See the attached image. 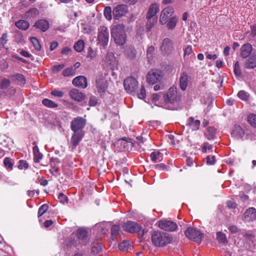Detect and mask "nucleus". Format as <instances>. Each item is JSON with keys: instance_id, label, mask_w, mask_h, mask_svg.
Instances as JSON below:
<instances>
[{"instance_id": "nucleus-22", "label": "nucleus", "mask_w": 256, "mask_h": 256, "mask_svg": "<svg viewBox=\"0 0 256 256\" xmlns=\"http://www.w3.org/2000/svg\"><path fill=\"white\" fill-rule=\"evenodd\" d=\"M200 123L199 120H194L193 117H190L188 119L186 125L192 130H196L200 128Z\"/></svg>"}, {"instance_id": "nucleus-40", "label": "nucleus", "mask_w": 256, "mask_h": 256, "mask_svg": "<svg viewBox=\"0 0 256 256\" xmlns=\"http://www.w3.org/2000/svg\"><path fill=\"white\" fill-rule=\"evenodd\" d=\"M120 227L118 225H113L111 228V236L112 239L114 240L118 234Z\"/></svg>"}, {"instance_id": "nucleus-48", "label": "nucleus", "mask_w": 256, "mask_h": 256, "mask_svg": "<svg viewBox=\"0 0 256 256\" xmlns=\"http://www.w3.org/2000/svg\"><path fill=\"white\" fill-rule=\"evenodd\" d=\"M4 165L8 168L12 170L13 166V163L11 158H6L4 160Z\"/></svg>"}, {"instance_id": "nucleus-8", "label": "nucleus", "mask_w": 256, "mask_h": 256, "mask_svg": "<svg viewBox=\"0 0 256 256\" xmlns=\"http://www.w3.org/2000/svg\"><path fill=\"white\" fill-rule=\"evenodd\" d=\"M98 40L101 46H105L108 44L109 39V32L106 27L100 26L98 30Z\"/></svg>"}, {"instance_id": "nucleus-58", "label": "nucleus", "mask_w": 256, "mask_h": 256, "mask_svg": "<svg viewBox=\"0 0 256 256\" xmlns=\"http://www.w3.org/2000/svg\"><path fill=\"white\" fill-rule=\"evenodd\" d=\"M192 52V49L191 46H187L184 50V56H189Z\"/></svg>"}, {"instance_id": "nucleus-10", "label": "nucleus", "mask_w": 256, "mask_h": 256, "mask_svg": "<svg viewBox=\"0 0 256 256\" xmlns=\"http://www.w3.org/2000/svg\"><path fill=\"white\" fill-rule=\"evenodd\" d=\"M122 228L128 232L135 233L140 232L142 228L136 222L129 221L123 224Z\"/></svg>"}, {"instance_id": "nucleus-43", "label": "nucleus", "mask_w": 256, "mask_h": 256, "mask_svg": "<svg viewBox=\"0 0 256 256\" xmlns=\"http://www.w3.org/2000/svg\"><path fill=\"white\" fill-rule=\"evenodd\" d=\"M30 41L32 44L34 48L39 51L41 49V45L40 44L39 40L35 37H32L30 38Z\"/></svg>"}, {"instance_id": "nucleus-63", "label": "nucleus", "mask_w": 256, "mask_h": 256, "mask_svg": "<svg viewBox=\"0 0 256 256\" xmlns=\"http://www.w3.org/2000/svg\"><path fill=\"white\" fill-rule=\"evenodd\" d=\"M114 58V54L112 52H108L106 56V60L109 62L112 60Z\"/></svg>"}, {"instance_id": "nucleus-21", "label": "nucleus", "mask_w": 256, "mask_h": 256, "mask_svg": "<svg viewBox=\"0 0 256 256\" xmlns=\"http://www.w3.org/2000/svg\"><path fill=\"white\" fill-rule=\"evenodd\" d=\"M84 135V132L82 130H80L78 132H74L71 138V142L73 148H75L76 147L81 141Z\"/></svg>"}, {"instance_id": "nucleus-41", "label": "nucleus", "mask_w": 256, "mask_h": 256, "mask_svg": "<svg viewBox=\"0 0 256 256\" xmlns=\"http://www.w3.org/2000/svg\"><path fill=\"white\" fill-rule=\"evenodd\" d=\"M146 19L148 20L146 24V30L148 31H150L157 22V18H149Z\"/></svg>"}, {"instance_id": "nucleus-6", "label": "nucleus", "mask_w": 256, "mask_h": 256, "mask_svg": "<svg viewBox=\"0 0 256 256\" xmlns=\"http://www.w3.org/2000/svg\"><path fill=\"white\" fill-rule=\"evenodd\" d=\"M185 234L188 239L196 242H200L203 236L199 230L193 228H188L185 232Z\"/></svg>"}, {"instance_id": "nucleus-57", "label": "nucleus", "mask_w": 256, "mask_h": 256, "mask_svg": "<svg viewBox=\"0 0 256 256\" xmlns=\"http://www.w3.org/2000/svg\"><path fill=\"white\" fill-rule=\"evenodd\" d=\"M212 148V146L211 144H210L208 142H206L202 147V152L205 153L207 150H211Z\"/></svg>"}, {"instance_id": "nucleus-50", "label": "nucleus", "mask_w": 256, "mask_h": 256, "mask_svg": "<svg viewBox=\"0 0 256 256\" xmlns=\"http://www.w3.org/2000/svg\"><path fill=\"white\" fill-rule=\"evenodd\" d=\"M234 72L236 76H240L242 74L238 62H236L234 64Z\"/></svg>"}, {"instance_id": "nucleus-2", "label": "nucleus", "mask_w": 256, "mask_h": 256, "mask_svg": "<svg viewBox=\"0 0 256 256\" xmlns=\"http://www.w3.org/2000/svg\"><path fill=\"white\" fill-rule=\"evenodd\" d=\"M111 36L117 45L124 44L126 40L125 28L123 24H116L111 29Z\"/></svg>"}, {"instance_id": "nucleus-30", "label": "nucleus", "mask_w": 256, "mask_h": 256, "mask_svg": "<svg viewBox=\"0 0 256 256\" xmlns=\"http://www.w3.org/2000/svg\"><path fill=\"white\" fill-rule=\"evenodd\" d=\"M34 154V161L35 163H39L42 158V154L39 151L37 146H34L32 148Z\"/></svg>"}, {"instance_id": "nucleus-23", "label": "nucleus", "mask_w": 256, "mask_h": 256, "mask_svg": "<svg viewBox=\"0 0 256 256\" xmlns=\"http://www.w3.org/2000/svg\"><path fill=\"white\" fill-rule=\"evenodd\" d=\"M252 50V46L250 44H243L240 48V56L244 58H248Z\"/></svg>"}, {"instance_id": "nucleus-49", "label": "nucleus", "mask_w": 256, "mask_h": 256, "mask_svg": "<svg viewBox=\"0 0 256 256\" xmlns=\"http://www.w3.org/2000/svg\"><path fill=\"white\" fill-rule=\"evenodd\" d=\"M154 168L158 170H168V166L164 164H159L154 166Z\"/></svg>"}, {"instance_id": "nucleus-35", "label": "nucleus", "mask_w": 256, "mask_h": 256, "mask_svg": "<svg viewBox=\"0 0 256 256\" xmlns=\"http://www.w3.org/2000/svg\"><path fill=\"white\" fill-rule=\"evenodd\" d=\"M42 104L50 108H55L58 106L57 104L48 98L44 99L42 101Z\"/></svg>"}, {"instance_id": "nucleus-18", "label": "nucleus", "mask_w": 256, "mask_h": 256, "mask_svg": "<svg viewBox=\"0 0 256 256\" xmlns=\"http://www.w3.org/2000/svg\"><path fill=\"white\" fill-rule=\"evenodd\" d=\"M124 54L126 58L133 60L136 58V51L134 46H126L124 48Z\"/></svg>"}, {"instance_id": "nucleus-12", "label": "nucleus", "mask_w": 256, "mask_h": 256, "mask_svg": "<svg viewBox=\"0 0 256 256\" xmlns=\"http://www.w3.org/2000/svg\"><path fill=\"white\" fill-rule=\"evenodd\" d=\"M174 12V8L171 7H167L162 11L160 18V22L162 24H164L168 22Z\"/></svg>"}, {"instance_id": "nucleus-31", "label": "nucleus", "mask_w": 256, "mask_h": 256, "mask_svg": "<svg viewBox=\"0 0 256 256\" xmlns=\"http://www.w3.org/2000/svg\"><path fill=\"white\" fill-rule=\"evenodd\" d=\"M15 25L19 29L24 30H26L30 26L28 22L25 20H19L16 22Z\"/></svg>"}, {"instance_id": "nucleus-9", "label": "nucleus", "mask_w": 256, "mask_h": 256, "mask_svg": "<svg viewBox=\"0 0 256 256\" xmlns=\"http://www.w3.org/2000/svg\"><path fill=\"white\" fill-rule=\"evenodd\" d=\"M158 226L160 229L170 232L174 231L178 228V225L175 222L166 220H160Z\"/></svg>"}, {"instance_id": "nucleus-55", "label": "nucleus", "mask_w": 256, "mask_h": 256, "mask_svg": "<svg viewBox=\"0 0 256 256\" xmlns=\"http://www.w3.org/2000/svg\"><path fill=\"white\" fill-rule=\"evenodd\" d=\"M138 98L140 99H144L146 98V90L143 86H142L140 92L138 94Z\"/></svg>"}, {"instance_id": "nucleus-36", "label": "nucleus", "mask_w": 256, "mask_h": 256, "mask_svg": "<svg viewBox=\"0 0 256 256\" xmlns=\"http://www.w3.org/2000/svg\"><path fill=\"white\" fill-rule=\"evenodd\" d=\"M84 42L79 40L74 44V48L77 52H81L84 50Z\"/></svg>"}, {"instance_id": "nucleus-51", "label": "nucleus", "mask_w": 256, "mask_h": 256, "mask_svg": "<svg viewBox=\"0 0 256 256\" xmlns=\"http://www.w3.org/2000/svg\"><path fill=\"white\" fill-rule=\"evenodd\" d=\"M96 56V52L94 51L92 48L90 47L88 49V54L86 56L87 58L92 60Z\"/></svg>"}, {"instance_id": "nucleus-33", "label": "nucleus", "mask_w": 256, "mask_h": 256, "mask_svg": "<svg viewBox=\"0 0 256 256\" xmlns=\"http://www.w3.org/2000/svg\"><path fill=\"white\" fill-rule=\"evenodd\" d=\"M131 244L129 240H124L122 242H120L118 246V248L120 250L128 252V250L130 248Z\"/></svg>"}, {"instance_id": "nucleus-11", "label": "nucleus", "mask_w": 256, "mask_h": 256, "mask_svg": "<svg viewBox=\"0 0 256 256\" xmlns=\"http://www.w3.org/2000/svg\"><path fill=\"white\" fill-rule=\"evenodd\" d=\"M78 242L82 246H86L89 242L88 232L82 228H79L76 233Z\"/></svg>"}, {"instance_id": "nucleus-42", "label": "nucleus", "mask_w": 256, "mask_h": 256, "mask_svg": "<svg viewBox=\"0 0 256 256\" xmlns=\"http://www.w3.org/2000/svg\"><path fill=\"white\" fill-rule=\"evenodd\" d=\"M62 75L64 76H74V69L73 67L66 68L63 70Z\"/></svg>"}, {"instance_id": "nucleus-1", "label": "nucleus", "mask_w": 256, "mask_h": 256, "mask_svg": "<svg viewBox=\"0 0 256 256\" xmlns=\"http://www.w3.org/2000/svg\"><path fill=\"white\" fill-rule=\"evenodd\" d=\"M151 240L154 246L163 247L171 242L172 238L168 233L156 231L152 234Z\"/></svg>"}, {"instance_id": "nucleus-15", "label": "nucleus", "mask_w": 256, "mask_h": 256, "mask_svg": "<svg viewBox=\"0 0 256 256\" xmlns=\"http://www.w3.org/2000/svg\"><path fill=\"white\" fill-rule=\"evenodd\" d=\"M127 11L126 6L125 5H119L114 8L112 14L114 18L118 20L120 18L124 16Z\"/></svg>"}, {"instance_id": "nucleus-24", "label": "nucleus", "mask_w": 256, "mask_h": 256, "mask_svg": "<svg viewBox=\"0 0 256 256\" xmlns=\"http://www.w3.org/2000/svg\"><path fill=\"white\" fill-rule=\"evenodd\" d=\"M159 6L156 4H152L150 6L146 18H157L156 15L159 12Z\"/></svg>"}, {"instance_id": "nucleus-39", "label": "nucleus", "mask_w": 256, "mask_h": 256, "mask_svg": "<svg viewBox=\"0 0 256 256\" xmlns=\"http://www.w3.org/2000/svg\"><path fill=\"white\" fill-rule=\"evenodd\" d=\"M216 240L220 243L226 244L227 242L226 234L221 232L216 233Z\"/></svg>"}, {"instance_id": "nucleus-62", "label": "nucleus", "mask_w": 256, "mask_h": 256, "mask_svg": "<svg viewBox=\"0 0 256 256\" xmlns=\"http://www.w3.org/2000/svg\"><path fill=\"white\" fill-rule=\"evenodd\" d=\"M97 103L96 99L94 96H91L89 100V105L90 106H94Z\"/></svg>"}, {"instance_id": "nucleus-38", "label": "nucleus", "mask_w": 256, "mask_h": 256, "mask_svg": "<svg viewBox=\"0 0 256 256\" xmlns=\"http://www.w3.org/2000/svg\"><path fill=\"white\" fill-rule=\"evenodd\" d=\"M216 130L212 127H208L207 129V132L205 134L207 138L209 140L214 138L215 136Z\"/></svg>"}, {"instance_id": "nucleus-26", "label": "nucleus", "mask_w": 256, "mask_h": 256, "mask_svg": "<svg viewBox=\"0 0 256 256\" xmlns=\"http://www.w3.org/2000/svg\"><path fill=\"white\" fill-rule=\"evenodd\" d=\"M60 163V161L59 158H50V164L51 166V168L50 170V173L53 176H56V173H58L59 172V168L55 166V164L54 163Z\"/></svg>"}, {"instance_id": "nucleus-47", "label": "nucleus", "mask_w": 256, "mask_h": 256, "mask_svg": "<svg viewBox=\"0 0 256 256\" xmlns=\"http://www.w3.org/2000/svg\"><path fill=\"white\" fill-rule=\"evenodd\" d=\"M104 15L106 18L110 20L112 19V10L110 6H106L104 9Z\"/></svg>"}, {"instance_id": "nucleus-53", "label": "nucleus", "mask_w": 256, "mask_h": 256, "mask_svg": "<svg viewBox=\"0 0 256 256\" xmlns=\"http://www.w3.org/2000/svg\"><path fill=\"white\" fill-rule=\"evenodd\" d=\"M206 164L209 165H212L216 162L215 156H208L206 158Z\"/></svg>"}, {"instance_id": "nucleus-4", "label": "nucleus", "mask_w": 256, "mask_h": 256, "mask_svg": "<svg viewBox=\"0 0 256 256\" xmlns=\"http://www.w3.org/2000/svg\"><path fill=\"white\" fill-rule=\"evenodd\" d=\"M163 98L166 104H174L180 100V96L178 94L176 88L171 87Z\"/></svg>"}, {"instance_id": "nucleus-25", "label": "nucleus", "mask_w": 256, "mask_h": 256, "mask_svg": "<svg viewBox=\"0 0 256 256\" xmlns=\"http://www.w3.org/2000/svg\"><path fill=\"white\" fill-rule=\"evenodd\" d=\"M244 66L246 68H254L256 67V51L246 60Z\"/></svg>"}, {"instance_id": "nucleus-7", "label": "nucleus", "mask_w": 256, "mask_h": 256, "mask_svg": "<svg viewBox=\"0 0 256 256\" xmlns=\"http://www.w3.org/2000/svg\"><path fill=\"white\" fill-rule=\"evenodd\" d=\"M124 85L125 90L128 92L132 93L137 90L138 82L135 78L128 77L124 80Z\"/></svg>"}, {"instance_id": "nucleus-61", "label": "nucleus", "mask_w": 256, "mask_h": 256, "mask_svg": "<svg viewBox=\"0 0 256 256\" xmlns=\"http://www.w3.org/2000/svg\"><path fill=\"white\" fill-rule=\"evenodd\" d=\"M19 52L21 55L26 58H30L32 56V54H30L28 51H26L23 50H20Z\"/></svg>"}, {"instance_id": "nucleus-56", "label": "nucleus", "mask_w": 256, "mask_h": 256, "mask_svg": "<svg viewBox=\"0 0 256 256\" xmlns=\"http://www.w3.org/2000/svg\"><path fill=\"white\" fill-rule=\"evenodd\" d=\"M28 164L26 160H20L19 161V165L18 168L20 170L22 168H28Z\"/></svg>"}, {"instance_id": "nucleus-44", "label": "nucleus", "mask_w": 256, "mask_h": 256, "mask_svg": "<svg viewBox=\"0 0 256 256\" xmlns=\"http://www.w3.org/2000/svg\"><path fill=\"white\" fill-rule=\"evenodd\" d=\"M248 122L252 126L256 128V114H250L248 116Z\"/></svg>"}, {"instance_id": "nucleus-64", "label": "nucleus", "mask_w": 256, "mask_h": 256, "mask_svg": "<svg viewBox=\"0 0 256 256\" xmlns=\"http://www.w3.org/2000/svg\"><path fill=\"white\" fill-rule=\"evenodd\" d=\"M8 68V64L6 62H4L0 65V70L2 71H4Z\"/></svg>"}, {"instance_id": "nucleus-45", "label": "nucleus", "mask_w": 256, "mask_h": 256, "mask_svg": "<svg viewBox=\"0 0 256 256\" xmlns=\"http://www.w3.org/2000/svg\"><path fill=\"white\" fill-rule=\"evenodd\" d=\"M238 97L242 100H248L249 98V94L244 90H240L238 94Z\"/></svg>"}, {"instance_id": "nucleus-14", "label": "nucleus", "mask_w": 256, "mask_h": 256, "mask_svg": "<svg viewBox=\"0 0 256 256\" xmlns=\"http://www.w3.org/2000/svg\"><path fill=\"white\" fill-rule=\"evenodd\" d=\"M160 49L164 54H168L170 53L174 50V46L172 40L168 38H164Z\"/></svg>"}, {"instance_id": "nucleus-32", "label": "nucleus", "mask_w": 256, "mask_h": 256, "mask_svg": "<svg viewBox=\"0 0 256 256\" xmlns=\"http://www.w3.org/2000/svg\"><path fill=\"white\" fill-rule=\"evenodd\" d=\"M12 80L18 81V83L20 85H24L26 83V79L24 76L22 74H17L14 75L10 76Z\"/></svg>"}, {"instance_id": "nucleus-16", "label": "nucleus", "mask_w": 256, "mask_h": 256, "mask_svg": "<svg viewBox=\"0 0 256 256\" xmlns=\"http://www.w3.org/2000/svg\"><path fill=\"white\" fill-rule=\"evenodd\" d=\"M243 219L245 222H250L256 220V209L250 208L244 214Z\"/></svg>"}, {"instance_id": "nucleus-59", "label": "nucleus", "mask_w": 256, "mask_h": 256, "mask_svg": "<svg viewBox=\"0 0 256 256\" xmlns=\"http://www.w3.org/2000/svg\"><path fill=\"white\" fill-rule=\"evenodd\" d=\"M7 34L6 33H4L2 36L0 38V44L2 45H4L6 44L8 41L7 40Z\"/></svg>"}, {"instance_id": "nucleus-13", "label": "nucleus", "mask_w": 256, "mask_h": 256, "mask_svg": "<svg viewBox=\"0 0 256 256\" xmlns=\"http://www.w3.org/2000/svg\"><path fill=\"white\" fill-rule=\"evenodd\" d=\"M10 83L11 82L9 79L0 76V89L8 88L7 92L8 94L12 95L16 92V89L12 86L9 88Z\"/></svg>"}, {"instance_id": "nucleus-29", "label": "nucleus", "mask_w": 256, "mask_h": 256, "mask_svg": "<svg viewBox=\"0 0 256 256\" xmlns=\"http://www.w3.org/2000/svg\"><path fill=\"white\" fill-rule=\"evenodd\" d=\"M150 157L152 162L154 163L160 162L163 159V155L159 151L152 152Z\"/></svg>"}, {"instance_id": "nucleus-3", "label": "nucleus", "mask_w": 256, "mask_h": 256, "mask_svg": "<svg viewBox=\"0 0 256 256\" xmlns=\"http://www.w3.org/2000/svg\"><path fill=\"white\" fill-rule=\"evenodd\" d=\"M162 77L163 74L161 70L158 69H152L146 74V82L150 84H154L160 82Z\"/></svg>"}, {"instance_id": "nucleus-52", "label": "nucleus", "mask_w": 256, "mask_h": 256, "mask_svg": "<svg viewBox=\"0 0 256 256\" xmlns=\"http://www.w3.org/2000/svg\"><path fill=\"white\" fill-rule=\"evenodd\" d=\"M65 65L64 64L54 65L52 68V70L54 72L57 73L60 70H61L64 67Z\"/></svg>"}, {"instance_id": "nucleus-60", "label": "nucleus", "mask_w": 256, "mask_h": 256, "mask_svg": "<svg viewBox=\"0 0 256 256\" xmlns=\"http://www.w3.org/2000/svg\"><path fill=\"white\" fill-rule=\"evenodd\" d=\"M58 199L60 200V202L62 203H64V202H68V198L62 193L59 194L58 196Z\"/></svg>"}, {"instance_id": "nucleus-46", "label": "nucleus", "mask_w": 256, "mask_h": 256, "mask_svg": "<svg viewBox=\"0 0 256 256\" xmlns=\"http://www.w3.org/2000/svg\"><path fill=\"white\" fill-rule=\"evenodd\" d=\"M48 206L46 204H44L42 206H41L38 208V217L40 218L42 214H44L48 210Z\"/></svg>"}, {"instance_id": "nucleus-37", "label": "nucleus", "mask_w": 256, "mask_h": 256, "mask_svg": "<svg viewBox=\"0 0 256 256\" xmlns=\"http://www.w3.org/2000/svg\"><path fill=\"white\" fill-rule=\"evenodd\" d=\"M178 19L176 16L171 18L170 20H168L167 22V27L169 29H173L176 26L178 22Z\"/></svg>"}, {"instance_id": "nucleus-20", "label": "nucleus", "mask_w": 256, "mask_h": 256, "mask_svg": "<svg viewBox=\"0 0 256 256\" xmlns=\"http://www.w3.org/2000/svg\"><path fill=\"white\" fill-rule=\"evenodd\" d=\"M70 95L72 99L77 102H81L86 98V95L84 94L76 88L70 91Z\"/></svg>"}, {"instance_id": "nucleus-27", "label": "nucleus", "mask_w": 256, "mask_h": 256, "mask_svg": "<svg viewBox=\"0 0 256 256\" xmlns=\"http://www.w3.org/2000/svg\"><path fill=\"white\" fill-rule=\"evenodd\" d=\"M188 76L186 73H182L180 78V85L182 90H186L188 83Z\"/></svg>"}, {"instance_id": "nucleus-5", "label": "nucleus", "mask_w": 256, "mask_h": 256, "mask_svg": "<svg viewBox=\"0 0 256 256\" xmlns=\"http://www.w3.org/2000/svg\"><path fill=\"white\" fill-rule=\"evenodd\" d=\"M86 120L81 116L74 118L70 122V128L74 132H78L85 127Z\"/></svg>"}, {"instance_id": "nucleus-17", "label": "nucleus", "mask_w": 256, "mask_h": 256, "mask_svg": "<svg viewBox=\"0 0 256 256\" xmlns=\"http://www.w3.org/2000/svg\"><path fill=\"white\" fill-rule=\"evenodd\" d=\"M72 84L77 87L85 88L87 86L86 78L82 76H78L74 78L72 81Z\"/></svg>"}, {"instance_id": "nucleus-19", "label": "nucleus", "mask_w": 256, "mask_h": 256, "mask_svg": "<svg viewBox=\"0 0 256 256\" xmlns=\"http://www.w3.org/2000/svg\"><path fill=\"white\" fill-rule=\"evenodd\" d=\"M34 26L40 29L42 32H46L50 27V24L48 20L44 19L38 20L34 24Z\"/></svg>"}, {"instance_id": "nucleus-28", "label": "nucleus", "mask_w": 256, "mask_h": 256, "mask_svg": "<svg viewBox=\"0 0 256 256\" xmlns=\"http://www.w3.org/2000/svg\"><path fill=\"white\" fill-rule=\"evenodd\" d=\"M106 82L105 80L100 78L96 80V86L99 93L105 92L106 84Z\"/></svg>"}, {"instance_id": "nucleus-54", "label": "nucleus", "mask_w": 256, "mask_h": 256, "mask_svg": "<svg viewBox=\"0 0 256 256\" xmlns=\"http://www.w3.org/2000/svg\"><path fill=\"white\" fill-rule=\"evenodd\" d=\"M50 94L54 96L58 97V98L62 97L64 94L62 92L56 89L52 90Z\"/></svg>"}, {"instance_id": "nucleus-34", "label": "nucleus", "mask_w": 256, "mask_h": 256, "mask_svg": "<svg viewBox=\"0 0 256 256\" xmlns=\"http://www.w3.org/2000/svg\"><path fill=\"white\" fill-rule=\"evenodd\" d=\"M102 248V246L98 242L92 244L91 251L93 254H96L100 252Z\"/></svg>"}]
</instances>
